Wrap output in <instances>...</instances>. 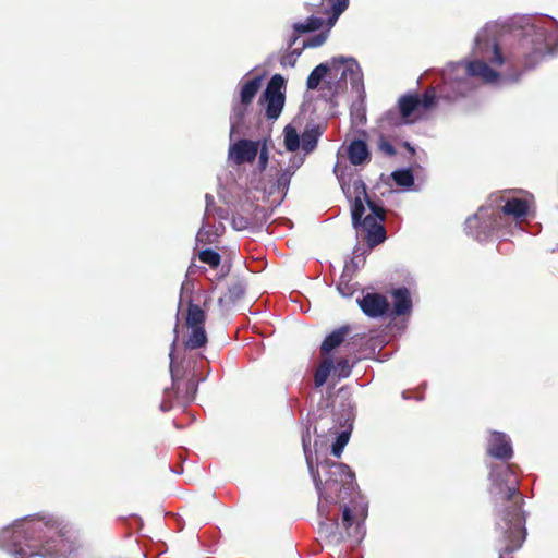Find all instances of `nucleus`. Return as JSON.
Returning a JSON list of instances; mask_svg holds the SVG:
<instances>
[{"instance_id":"obj_42","label":"nucleus","mask_w":558,"mask_h":558,"mask_svg":"<svg viewBox=\"0 0 558 558\" xmlns=\"http://www.w3.org/2000/svg\"><path fill=\"white\" fill-rule=\"evenodd\" d=\"M323 420H324V416L320 415L317 424H319Z\"/></svg>"},{"instance_id":"obj_1","label":"nucleus","mask_w":558,"mask_h":558,"mask_svg":"<svg viewBox=\"0 0 558 558\" xmlns=\"http://www.w3.org/2000/svg\"><path fill=\"white\" fill-rule=\"evenodd\" d=\"M490 493L494 495V511L502 524L504 554L520 549L526 538V515L523 511L524 497L513 464H496L489 472Z\"/></svg>"},{"instance_id":"obj_23","label":"nucleus","mask_w":558,"mask_h":558,"mask_svg":"<svg viewBox=\"0 0 558 558\" xmlns=\"http://www.w3.org/2000/svg\"><path fill=\"white\" fill-rule=\"evenodd\" d=\"M284 147L288 151H296L301 146V136L296 129L291 124H288L283 129Z\"/></svg>"},{"instance_id":"obj_30","label":"nucleus","mask_w":558,"mask_h":558,"mask_svg":"<svg viewBox=\"0 0 558 558\" xmlns=\"http://www.w3.org/2000/svg\"><path fill=\"white\" fill-rule=\"evenodd\" d=\"M303 447H304V453H305L306 462H307L310 472L312 474L313 481L315 483L316 489L318 490L319 494H322L323 482L320 480L318 471L314 469L313 461H312V453L307 449V446H306V444L304 441H303Z\"/></svg>"},{"instance_id":"obj_29","label":"nucleus","mask_w":558,"mask_h":558,"mask_svg":"<svg viewBox=\"0 0 558 558\" xmlns=\"http://www.w3.org/2000/svg\"><path fill=\"white\" fill-rule=\"evenodd\" d=\"M391 177L399 186L411 187L414 184V175L410 169L396 170Z\"/></svg>"},{"instance_id":"obj_11","label":"nucleus","mask_w":558,"mask_h":558,"mask_svg":"<svg viewBox=\"0 0 558 558\" xmlns=\"http://www.w3.org/2000/svg\"><path fill=\"white\" fill-rule=\"evenodd\" d=\"M262 86V76H256L245 82L240 89V102L232 109L231 129L240 126L246 116L247 107L253 102Z\"/></svg>"},{"instance_id":"obj_32","label":"nucleus","mask_w":558,"mask_h":558,"mask_svg":"<svg viewBox=\"0 0 558 558\" xmlns=\"http://www.w3.org/2000/svg\"><path fill=\"white\" fill-rule=\"evenodd\" d=\"M420 108L429 109L435 105L436 101V93L434 88H427L423 95L420 97Z\"/></svg>"},{"instance_id":"obj_41","label":"nucleus","mask_w":558,"mask_h":558,"mask_svg":"<svg viewBox=\"0 0 558 558\" xmlns=\"http://www.w3.org/2000/svg\"><path fill=\"white\" fill-rule=\"evenodd\" d=\"M338 290H339V292H340L342 295H344V296H348V295H350V294H351V292H350L349 290L347 291V288H343V287H341V286H339V287H338Z\"/></svg>"},{"instance_id":"obj_36","label":"nucleus","mask_w":558,"mask_h":558,"mask_svg":"<svg viewBox=\"0 0 558 558\" xmlns=\"http://www.w3.org/2000/svg\"><path fill=\"white\" fill-rule=\"evenodd\" d=\"M292 173L289 170L282 171L276 182L277 189L279 191L286 192L289 187L291 181Z\"/></svg>"},{"instance_id":"obj_20","label":"nucleus","mask_w":558,"mask_h":558,"mask_svg":"<svg viewBox=\"0 0 558 558\" xmlns=\"http://www.w3.org/2000/svg\"><path fill=\"white\" fill-rule=\"evenodd\" d=\"M351 328L348 325L341 326L338 329L333 330L331 333H329L320 345V353L322 355L329 354L332 350L340 347L345 338L348 337Z\"/></svg>"},{"instance_id":"obj_24","label":"nucleus","mask_w":558,"mask_h":558,"mask_svg":"<svg viewBox=\"0 0 558 558\" xmlns=\"http://www.w3.org/2000/svg\"><path fill=\"white\" fill-rule=\"evenodd\" d=\"M333 368V362L331 359H325L316 368L314 374L315 387H322L328 379L331 369Z\"/></svg>"},{"instance_id":"obj_33","label":"nucleus","mask_w":558,"mask_h":558,"mask_svg":"<svg viewBox=\"0 0 558 558\" xmlns=\"http://www.w3.org/2000/svg\"><path fill=\"white\" fill-rule=\"evenodd\" d=\"M352 369V365L350 364L349 360L345 357H342L338 360L336 366H335V373L339 378H347L350 376Z\"/></svg>"},{"instance_id":"obj_21","label":"nucleus","mask_w":558,"mask_h":558,"mask_svg":"<svg viewBox=\"0 0 558 558\" xmlns=\"http://www.w3.org/2000/svg\"><path fill=\"white\" fill-rule=\"evenodd\" d=\"M348 158L354 166H361L371 159L367 144L362 140H354L348 147Z\"/></svg>"},{"instance_id":"obj_25","label":"nucleus","mask_w":558,"mask_h":558,"mask_svg":"<svg viewBox=\"0 0 558 558\" xmlns=\"http://www.w3.org/2000/svg\"><path fill=\"white\" fill-rule=\"evenodd\" d=\"M328 5L331 9V14L328 17L329 25H333L338 17L347 10L349 7V0H326Z\"/></svg>"},{"instance_id":"obj_39","label":"nucleus","mask_w":558,"mask_h":558,"mask_svg":"<svg viewBox=\"0 0 558 558\" xmlns=\"http://www.w3.org/2000/svg\"><path fill=\"white\" fill-rule=\"evenodd\" d=\"M268 162V153L266 148H263L259 153V165L265 168Z\"/></svg>"},{"instance_id":"obj_17","label":"nucleus","mask_w":558,"mask_h":558,"mask_svg":"<svg viewBox=\"0 0 558 558\" xmlns=\"http://www.w3.org/2000/svg\"><path fill=\"white\" fill-rule=\"evenodd\" d=\"M336 526H341L345 532V535L340 534L338 541H343L344 538H355L359 541L362 537V524L355 519L351 508L347 505L342 508L341 522L336 521Z\"/></svg>"},{"instance_id":"obj_28","label":"nucleus","mask_w":558,"mask_h":558,"mask_svg":"<svg viewBox=\"0 0 558 558\" xmlns=\"http://www.w3.org/2000/svg\"><path fill=\"white\" fill-rule=\"evenodd\" d=\"M202 263L207 264L210 268L217 269L221 263V256L211 248H205L198 253Z\"/></svg>"},{"instance_id":"obj_7","label":"nucleus","mask_w":558,"mask_h":558,"mask_svg":"<svg viewBox=\"0 0 558 558\" xmlns=\"http://www.w3.org/2000/svg\"><path fill=\"white\" fill-rule=\"evenodd\" d=\"M284 86L286 81L283 76L275 74L267 83L266 89L259 98V104H265V117L268 120H277L282 112L286 101Z\"/></svg>"},{"instance_id":"obj_40","label":"nucleus","mask_w":558,"mask_h":558,"mask_svg":"<svg viewBox=\"0 0 558 558\" xmlns=\"http://www.w3.org/2000/svg\"><path fill=\"white\" fill-rule=\"evenodd\" d=\"M299 35H300V34L295 33V34L290 38L289 47H292V46L296 43V40H298V38H299Z\"/></svg>"},{"instance_id":"obj_5","label":"nucleus","mask_w":558,"mask_h":558,"mask_svg":"<svg viewBox=\"0 0 558 558\" xmlns=\"http://www.w3.org/2000/svg\"><path fill=\"white\" fill-rule=\"evenodd\" d=\"M206 318L207 314L205 310L190 300L184 317V327L187 330V335L184 340L186 349L195 350L207 344L208 338L205 330Z\"/></svg>"},{"instance_id":"obj_6","label":"nucleus","mask_w":558,"mask_h":558,"mask_svg":"<svg viewBox=\"0 0 558 558\" xmlns=\"http://www.w3.org/2000/svg\"><path fill=\"white\" fill-rule=\"evenodd\" d=\"M502 216L495 210L488 213V209L481 207L478 211L465 220L464 228L468 234L475 240L486 241L495 231L502 226Z\"/></svg>"},{"instance_id":"obj_31","label":"nucleus","mask_w":558,"mask_h":558,"mask_svg":"<svg viewBox=\"0 0 558 558\" xmlns=\"http://www.w3.org/2000/svg\"><path fill=\"white\" fill-rule=\"evenodd\" d=\"M349 441V433L342 432L339 434L331 446V453L339 458L343 451V448Z\"/></svg>"},{"instance_id":"obj_3","label":"nucleus","mask_w":558,"mask_h":558,"mask_svg":"<svg viewBox=\"0 0 558 558\" xmlns=\"http://www.w3.org/2000/svg\"><path fill=\"white\" fill-rule=\"evenodd\" d=\"M170 371L172 387L165 390L166 399L160 403L162 411H169L174 405H187L195 399L198 387L196 372L190 367V362L184 366L172 361Z\"/></svg>"},{"instance_id":"obj_15","label":"nucleus","mask_w":558,"mask_h":558,"mask_svg":"<svg viewBox=\"0 0 558 558\" xmlns=\"http://www.w3.org/2000/svg\"><path fill=\"white\" fill-rule=\"evenodd\" d=\"M492 201L500 208V210H495V213H500L501 216H512L515 219H522L527 215L529 205L525 199H505L504 195H496L492 196Z\"/></svg>"},{"instance_id":"obj_35","label":"nucleus","mask_w":558,"mask_h":558,"mask_svg":"<svg viewBox=\"0 0 558 558\" xmlns=\"http://www.w3.org/2000/svg\"><path fill=\"white\" fill-rule=\"evenodd\" d=\"M378 149L383 153H385L387 156H395L397 154L396 148L384 136L380 135L377 142Z\"/></svg>"},{"instance_id":"obj_43","label":"nucleus","mask_w":558,"mask_h":558,"mask_svg":"<svg viewBox=\"0 0 558 558\" xmlns=\"http://www.w3.org/2000/svg\"><path fill=\"white\" fill-rule=\"evenodd\" d=\"M407 146L409 147V149H411V151H414V148H411L409 144H407Z\"/></svg>"},{"instance_id":"obj_8","label":"nucleus","mask_w":558,"mask_h":558,"mask_svg":"<svg viewBox=\"0 0 558 558\" xmlns=\"http://www.w3.org/2000/svg\"><path fill=\"white\" fill-rule=\"evenodd\" d=\"M65 543L60 537L47 538L38 544H26L14 551L15 558H63Z\"/></svg>"},{"instance_id":"obj_22","label":"nucleus","mask_w":558,"mask_h":558,"mask_svg":"<svg viewBox=\"0 0 558 558\" xmlns=\"http://www.w3.org/2000/svg\"><path fill=\"white\" fill-rule=\"evenodd\" d=\"M322 132L318 126H313L305 130L301 135V147L305 153L313 151L316 146Z\"/></svg>"},{"instance_id":"obj_27","label":"nucleus","mask_w":558,"mask_h":558,"mask_svg":"<svg viewBox=\"0 0 558 558\" xmlns=\"http://www.w3.org/2000/svg\"><path fill=\"white\" fill-rule=\"evenodd\" d=\"M327 40V33L326 32H322L319 34H316L314 35L313 37H311L310 39L307 40H304L303 41V45L301 48H298V49H294L291 54L292 56H301L303 49H306V48H316V47H319L322 46L325 41Z\"/></svg>"},{"instance_id":"obj_18","label":"nucleus","mask_w":558,"mask_h":558,"mask_svg":"<svg viewBox=\"0 0 558 558\" xmlns=\"http://www.w3.org/2000/svg\"><path fill=\"white\" fill-rule=\"evenodd\" d=\"M392 307H390L389 316H404L412 312V299L408 288L401 287L391 291Z\"/></svg>"},{"instance_id":"obj_12","label":"nucleus","mask_w":558,"mask_h":558,"mask_svg":"<svg viewBox=\"0 0 558 558\" xmlns=\"http://www.w3.org/2000/svg\"><path fill=\"white\" fill-rule=\"evenodd\" d=\"M418 109V95H403L398 100V111L389 110L383 121L390 126L407 124L410 122V117Z\"/></svg>"},{"instance_id":"obj_9","label":"nucleus","mask_w":558,"mask_h":558,"mask_svg":"<svg viewBox=\"0 0 558 558\" xmlns=\"http://www.w3.org/2000/svg\"><path fill=\"white\" fill-rule=\"evenodd\" d=\"M344 65L340 80H345L348 75H353L359 70L357 62L350 58L345 59L344 57H338L333 58L331 60V65L328 63H320L317 66L313 69V71L310 73L307 80H306V87L308 89H316L322 80L332 70H339L340 66Z\"/></svg>"},{"instance_id":"obj_19","label":"nucleus","mask_w":558,"mask_h":558,"mask_svg":"<svg viewBox=\"0 0 558 558\" xmlns=\"http://www.w3.org/2000/svg\"><path fill=\"white\" fill-rule=\"evenodd\" d=\"M466 73L470 76L482 78L485 83H495L499 77L497 71L493 70L486 62L481 60L469 62Z\"/></svg>"},{"instance_id":"obj_14","label":"nucleus","mask_w":558,"mask_h":558,"mask_svg":"<svg viewBox=\"0 0 558 558\" xmlns=\"http://www.w3.org/2000/svg\"><path fill=\"white\" fill-rule=\"evenodd\" d=\"M486 452L500 461H509L513 456L510 438L501 432H492L487 441Z\"/></svg>"},{"instance_id":"obj_44","label":"nucleus","mask_w":558,"mask_h":558,"mask_svg":"<svg viewBox=\"0 0 558 558\" xmlns=\"http://www.w3.org/2000/svg\"><path fill=\"white\" fill-rule=\"evenodd\" d=\"M314 430H315V433H317V430H318V426L317 425L314 427Z\"/></svg>"},{"instance_id":"obj_4","label":"nucleus","mask_w":558,"mask_h":558,"mask_svg":"<svg viewBox=\"0 0 558 558\" xmlns=\"http://www.w3.org/2000/svg\"><path fill=\"white\" fill-rule=\"evenodd\" d=\"M518 57L524 68L531 69L551 51L547 43L546 31L542 27L530 26L522 34L518 44Z\"/></svg>"},{"instance_id":"obj_34","label":"nucleus","mask_w":558,"mask_h":558,"mask_svg":"<svg viewBox=\"0 0 558 558\" xmlns=\"http://www.w3.org/2000/svg\"><path fill=\"white\" fill-rule=\"evenodd\" d=\"M245 294V288L241 282H235L228 288L227 298L232 301H239Z\"/></svg>"},{"instance_id":"obj_26","label":"nucleus","mask_w":558,"mask_h":558,"mask_svg":"<svg viewBox=\"0 0 558 558\" xmlns=\"http://www.w3.org/2000/svg\"><path fill=\"white\" fill-rule=\"evenodd\" d=\"M323 19L311 16L307 19L306 23H294L293 29L298 34H304L319 29L323 26Z\"/></svg>"},{"instance_id":"obj_2","label":"nucleus","mask_w":558,"mask_h":558,"mask_svg":"<svg viewBox=\"0 0 558 558\" xmlns=\"http://www.w3.org/2000/svg\"><path fill=\"white\" fill-rule=\"evenodd\" d=\"M356 196L351 208L353 227L364 233V241L373 248L386 240L385 208L371 199L363 181L355 182Z\"/></svg>"},{"instance_id":"obj_38","label":"nucleus","mask_w":558,"mask_h":558,"mask_svg":"<svg viewBox=\"0 0 558 558\" xmlns=\"http://www.w3.org/2000/svg\"><path fill=\"white\" fill-rule=\"evenodd\" d=\"M232 225L236 230H243L247 226V221L243 217H233Z\"/></svg>"},{"instance_id":"obj_16","label":"nucleus","mask_w":558,"mask_h":558,"mask_svg":"<svg viewBox=\"0 0 558 558\" xmlns=\"http://www.w3.org/2000/svg\"><path fill=\"white\" fill-rule=\"evenodd\" d=\"M258 142L251 140H239L230 147V158L235 165L244 162L252 163L258 154Z\"/></svg>"},{"instance_id":"obj_37","label":"nucleus","mask_w":558,"mask_h":558,"mask_svg":"<svg viewBox=\"0 0 558 558\" xmlns=\"http://www.w3.org/2000/svg\"><path fill=\"white\" fill-rule=\"evenodd\" d=\"M493 57L489 58V62L494 65H501L504 63V57L500 51V47L497 43H493Z\"/></svg>"},{"instance_id":"obj_13","label":"nucleus","mask_w":558,"mask_h":558,"mask_svg":"<svg viewBox=\"0 0 558 558\" xmlns=\"http://www.w3.org/2000/svg\"><path fill=\"white\" fill-rule=\"evenodd\" d=\"M357 304L362 312L371 318L389 316L390 304L384 294L368 292L357 299Z\"/></svg>"},{"instance_id":"obj_10","label":"nucleus","mask_w":558,"mask_h":558,"mask_svg":"<svg viewBox=\"0 0 558 558\" xmlns=\"http://www.w3.org/2000/svg\"><path fill=\"white\" fill-rule=\"evenodd\" d=\"M320 466L326 470L327 478L325 484L328 487L332 485H340V492L343 489L345 493L352 492L355 485V474L349 465L340 462L325 460Z\"/></svg>"}]
</instances>
